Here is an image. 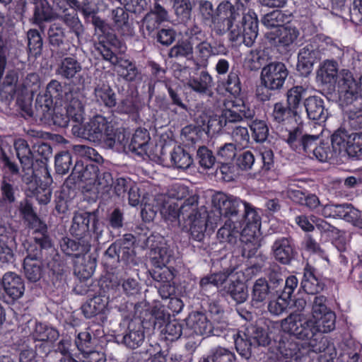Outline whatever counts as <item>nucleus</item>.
I'll return each mask as SVG.
<instances>
[{
	"mask_svg": "<svg viewBox=\"0 0 362 362\" xmlns=\"http://www.w3.org/2000/svg\"><path fill=\"white\" fill-rule=\"evenodd\" d=\"M337 91L341 104H351L357 99L359 91L362 92V76L357 83L349 70H341L339 80L337 81Z\"/></svg>",
	"mask_w": 362,
	"mask_h": 362,
	"instance_id": "nucleus-9",
	"label": "nucleus"
},
{
	"mask_svg": "<svg viewBox=\"0 0 362 362\" xmlns=\"http://www.w3.org/2000/svg\"><path fill=\"white\" fill-rule=\"evenodd\" d=\"M288 74V71L284 64L272 62L262 68L260 74L261 83L269 90H279L283 87Z\"/></svg>",
	"mask_w": 362,
	"mask_h": 362,
	"instance_id": "nucleus-11",
	"label": "nucleus"
},
{
	"mask_svg": "<svg viewBox=\"0 0 362 362\" xmlns=\"http://www.w3.org/2000/svg\"><path fill=\"white\" fill-rule=\"evenodd\" d=\"M169 315H165L163 311L155 313V325H158L160 333L168 341H174L180 338L182 334L181 324L176 320H170L166 322Z\"/></svg>",
	"mask_w": 362,
	"mask_h": 362,
	"instance_id": "nucleus-18",
	"label": "nucleus"
},
{
	"mask_svg": "<svg viewBox=\"0 0 362 362\" xmlns=\"http://www.w3.org/2000/svg\"><path fill=\"white\" fill-rule=\"evenodd\" d=\"M71 165V156L67 151L62 152L55 157V168L57 173H67Z\"/></svg>",
	"mask_w": 362,
	"mask_h": 362,
	"instance_id": "nucleus-57",
	"label": "nucleus"
},
{
	"mask_svg": "<svg viewBox=\"0 0 362 362\" xmlns=\"http://www.w3.org/2000/svg\"><path fill=\"white\" fill-rule=\"evenodd\" d=\"M275 292L278 297L276 300L269 302L268 309L272 314L279 315L287 309L290 305L291 298H286L277 290Z\"/></svg>",
	"mask_w": 362,
	"mask_h": 362,
	"instance_id": "nucleus-44",
	"label": "nucleus"
},
{
	"mask_svg": "<svg viewBox=\"0 0 362 362\" xmlns=\"http://www.w3.org/2000/svg\"><path fill=\"white\" fill-rule=\"evenodd\" d=\"M0 164L3 170V176L8 175L11 178H14L15 175L20 174L18 165L12 161L4 152L0 156Z\"/></svg>",
	"mask_w": 362,
	"mask_h": 362,
	"instance_id": "nucleus-56",
	"label": "nucleus"
},
{
	"mask_svg": "<svg viewBox=\"0 0 362 362\" xmlns=\"http://www.w3.org/2000/svg\"><path fill=\"white\" fill-rule=\"evenodd\" d=\"M144 338L143 326L140 323L136 325L134 322H130L127 332L122 337V343L127 347L135 349L141 346Z\"/></svg>",
	"mask_w": 362,
	"mask_h": 362,
	"instance_id": "nucleus-25",
	"label": "nucleus"
},
{
	"mask_svg": "<svg viewBox=\"0 0 362 362\" xmlns=\"http://www.w3.org/2000/svg\"><path fill=\"white\" fill-rule=\"evenodd\" d=\"M95 260L90 256L78 259L74 267L75 274L81 280L88 279L95 272Z\"/></svg>",
	"mask_w": 362,
	"mask_h": 362,
	"instance_id": "nucleus-34",
	"label": "nucleus"
},
{
	"mask_svg": "<svg viewBox=\"0 0 362 362\" xmlns=\"http://www.w3.org/2000/svg\"><path fill=\"white\" fill-rule=\"evenodd\" d=\"M95 101L99 105L112 107L116 105V95L108 83H100L94 90Z\"/></svg>",
	"mask_w": 362,
	"mask_h": 362,
	"instance_id": "nucleus-30",
	"label": "nucleus"
},
{
	"mask_svg": "<svg viewBox=\"0 0 362 362\" xmlns=\"http://www.w3.org/2000/svg\"><path fill=\"white\" fill-rule=\"evenodd\" d=\"M241 206L243 204L229 205L228 216H226L228 219L217 233V237L221 242L228 243L231 245L238 243L239 230L241 228L238 212Z\"/></svg>",
	"mask_w": 362,
	"mask_h": 362,
	"instance_id": "nucleus-10",
	"label": "nucleus"
},
{
	"mask_svg": "<svg viewBox=\"0 0 362 362\" xmlns=\"http://www.w3.org/2000/svg\"><path fill=\"white\" fill-rule=\"evenodd\" d=\"M115 65L116 72L124 80L133 81L138 76L139 72L136 66L129 60L119 58V59H117Z\"/></svg>",
	"mask_w": 362,
	"mask_h": 362,
	"instance_id": "nucleus-38",
	"label": "nucleus"
},
{
	"mask_svg": "<svg viewBox=\"0 0 362 362\" xmlns=\"http://www.w3.org/2000/svg\"><path fill=\"white\" fill-rule=\"evenodd\" d=\"M33 336L38 341H52L57 337L58 333L54 329L42 323H36Z\"/></svg>",
	"mask_w": 362,
	"mask_h": 362,
	"instance_id": "nucleus-47",
	"label": "nucleus"
},
{
	"mask_svg": "<svg viewBox=\"0 0 362 362\" xmlns=\"http://www.w3.org/2000/svg\"><path fill=\"white\" fill-rule=\"evenodd\" d=\"M93 216L88 212H76L70 228L71 233L78 240L86 237L89 232V223Z\"/></svg>",
	"mask_w": 362,
	"mask_h": 362,
	"instance_id": "nucleus-22",
	"label": "nucleus"
},
{
	"mask_svg": "<svg viewBox=\"0 0 362 362\" xmlns=\"http://www.w3.org/2000/svg\"><path fill=\"white\" fill-rule=\"evenodd\" d=\"M341 208L339 218L358 226V222L361 220V212L350 204H341Z\"/></svg>",
	"mask_w": 362,
	"mask_h": 362,
	"instance_id": "nucleus-49",
	"label": "nucleus"
},
{
	"mask_svg": "<svg viewBox=\"0 0 362 362\" xmlns=\"http://www.w3.org/2000/svg\"><path fill=\"white\" fill-rule=\"evenodd\" d=\"M234 354L227 349L218 346L203 355L199 362H233Z\"/></svg>",
	"mask_w": 362,
	"mask_h": 362,
	"instance_id": "nucleus-33",
	"label": "nucleus"
},
{
	"mask_svg": "<svg viewBox=\"0 0 362 362\" xmlns=\"http://www.w3.org/2000/svg\"><path fill=\"white\" fill-rule=\"evenodd\" d=\"M149 140L150 136L147 130L138 129L133 134L129 148L138 155L146 154Z\"/></svg>",
	"mask_w": 362,
	"mask_h": 362,
	"instance_id": "nucleus-32",
	"label": "nucleus"
},
{
	"mask_svg": "<svg viewBox=\"0 0 362 362\" xmlns=\"http://www.w3.org/2000/svg\"><path fill=\"white\" fill-rule=\"evenodd\" d=\"M153 279L158 282H171L174 278L173 271L164 266H154L151 272Z\"/></svg>",
	"mask_w": 362,
	"mask_h": 362,
	"instance_id": "nucleus-55",
	"label": "nucleus"
},
{
	"mask_svg": "<svg viewBox=\"0 0 362 362\" xmlns=\"http://www.w3.org/2000/svg\"><path fill=\"white\" fill-rule=\"evenodd\" d=\"M183 78L182 81L189 88L198 93H205L212 83L211 76L206 71H202L199 77H191V69L184 68L181 71Z\"/></svg>",
	"mask_w": 362,
	"mask_h": 362,
	"instance_id": "nucleus-20",
	"label": "nucleus"
},
{
	"mask_svg": "<svg viewBox=\"0 0 362 362\" xmlns=\"http://www.w3.org/2000/svg\"><path fill=\"white\" fill-rule=\"evenodd\" d=\"M191 42L194 44V57L202 65L207 64L210 57L218 54L216 48L207 42L206 34L196 25L191 28Z\"/></svg>",
	"mask_w": 362,
	"mask_h": 362,
	"instance_id": "nucleus-14",
	"label": "nucleus"
},
{
	"mask_svg": "<svg viewBox=\"0 0 362 362\" xmlns=\"http://www.w3.org/2000/svg\"><path fill=\"white\" fill-rule=\"evenodd\" d=\"M168 21V14L166 10L158 4H156L153 8L144 18L141 23V29L145 34L151 35L159 25Z\"/></svg>",
	"mask_w": 362,
	"mask_h": 362,
	"instance_id": "nucleus-19",
	"label": "nucleus"
},
{
	"mask_svg": "<svg viewBox=\"0 0 362 362\" xmlns=\"http://www.w3.org/2000/svg\"><path fill=\"white\" fill-rule=\"evenodd\" d=\"M243 203L244 202L238 197L221 192H216L212 197L214 207L224 216H228L230 204H243Z\"/></svg>",
	"mask_w": 362,
	"mask_h": 362,
	"instance_id": "nucleus-28",
	"label": "nucleus"
},
{
	"mask_svg": "<svg viewBox=\"0 0 362 362\" xmlns=\"http://www.w3.org/2000/svg\"><path fill=\"white\" fill-rule=\"evenodd\" d=\"M338 64L334 60H325L320 64L317 72V78L322 83L332 85L339 80Z\"/></svg>",
	"mask_w": 362,
	"mask_h": 362,
	"instance_id": "nucleus-23",
	"label": "nucleus"
},
{
	"mask_svg": "<svg viewBox=\"0 0 362 362\" xmlns=\"http://www.w3.org/2000/svg\"><path fill=\"white\" fill-rule=\"evenodd\" d=\"M189 195L188 188L180 183H175L172 185L168 189L166 194H161L156 198V202L160 211V208L163 207L166 202L173 200L175 202H178L183 199H187Z\"/></svg>",
	"mask_w": 362,
	"mask_h": 362,
	"instance_id": "nucleus-24",
	"label": "nucleus"
},
{
	"mask_svg": "<svg viewBox=\"0 0 362 362\" xmlns=\"http://www.w3.org/2000/svg\"><path fill=\"white\" fill-rule=\"evenodd\" d=\"M245 337H248L253 342V346H265L269 343L267 334L262 329L257 328L255 326H250L246 329L244 332Z\"/></svg>",
	"mask_w": 362,
	"mask_h": 362,
	"instance_id": "nucleus-45",
	"label": "nucleus"
},
{
	"mask_svg": "<svg viewBox=\"0 0 362 362\" xmlns=\"http://www.w3.org/2000/svg\"><path fill=\"white\" fill-rule=\"evenodd\" d=\"M299 35L297 28L286 25L267 32L265 36L272 44L287 49L296 42Z\"/></svg>",
	"mask_w": 362,
	"mask_h": 362,
	"instance_id": "nucleus-15",
	"label": "nucleus"
},
{
	"mask_svg": "<svg viewBox=\"0 0 362 362\" xmlns=\"http://www.w3.org/2000/svg\"><path fill=\"white\" fill-rule=\"evenodd\" d=\"M301 286L308 294H315L323 290L324 286L313 274L311 267H306L304 269Z\"/></svg>",
	"mask_w": 362,
	"mask_h": 362,
	"instance_id": "nucleus-37",
	"label": "nucleus"
},
{
	"mask_svg": "<svg viewBox=\"0 0 362 362\" xmlns=\"http://www.w3.org/2000/svg\"><path fill=\"white\" fill-rule=\"evenodd\" d=\"M337 48L329 37L317 36L313 41L302 47L298 54L297 68L303 74L312 70L315 62L321 59L326 52H332Z\"/></svg>",
	"mask_w": 362,
	"mask_h": 362,
	"instance_id": "nucleus-7",
	"label": "nucleus"
},
{
	"mask_svg": "<svg viewBox=\"0 0 362 362\" xmlns=\"http://www.w3.org/2000/svg\"><path fill=\"white\" fill-rule=\"evenodd\" d=\"M170 254L166 247L155 249L152 253L151 262L153 266H164L168 263Z\"/></svg>",
	"mask_w": 362,
	"mask_h": 362,
	"instance_id": "nucleus-62",
	"label": "nucleus"
},
{
	"mask_svg": "<svg viewBox=\"0 0 362 362\" xmlns=\"http://www.w3.org/2000/svg\"><path fill=\"white\" fill-rule=\"evenodd\" d=\"M14 178H11L8 175L2 176L0 184L1 202L11 204L16 201V194L18 187L14 185Z\"/></svg>",
	"mask_w": 362,
	"mask_h": 362,
	"instance_id": "nucleus-36",
	"label": "nucleus"
},
{
	"mask_svg": "<svg viewBox=\"0 0 362 362\" xmlns=\"http://www.w3.org/2000/svg\"><path fill=\"white\" fill-rule=\"evenodd\" d=\"M346 122L353 129L362 127V108H353L346 112Z\"/></svg>",
	"mask_w": 362,
	"mask_h": 362,
	"instance_id": "nucleus-64",
	"label": "nucleus"
},
{
	"mask_svg": "<svg viewBox=\"0 0 362 362\" xmlns=\"http://www.w3.org/2000/svg\"><path fill=\"white\" fill-rule=\"evenodd\" d=\"M305 135L303 134L302 130L297 127L288 133L287 137L284 138L286 142L290 148L298 153H301V146Z\"/></svg>",
	"mask_w": 362,
	"mask_h": 362,
	"instance_id": "nucleus-48",
	"label": "nucleus"
},
{
	"mask_svg": "<svg viewBox=\"0 0 362 362\" xmlns=\"http://www.w3.org/2000/svg\"><path fill=\"white\" fill-rule=\"evenodd\" d=\"M186 34L188 36L187 40L179 42L170 49V56L171 57H187L194 54V44L191 42V29Z\"/></svg>",
	"mask_w": 362,
	"mask_h": 362,
	"instance_id": "nucleus-40",
	"label": "nucleus"
},
{
	"mask_svg": "<svg viewBox=\"0 0 362 362\" xmlns=\"http://www.w3.org/2000/svg\"><path fill=\"white\" fill-rule=\"evenodd\" d=\"M212 329V324L206 316L202 313L195 312L189 314L187 318L184 334L187 337L209 336Z\"/></svg>",
	"mask_w": 362,
	"mask_h": 362,
	"instance_id": "nucleus-16",
	"label": "nucleus"
},
{
	"mask_svg": "<svg viewBox=\"0 0 362 362\" xmlns=\"http://www.w3.org/2000/svg\"><path fill=\"white\" fill-rule=\"evenodd\" d=\"M23 266L25 276L29 281L36 282L41 278V267L35 259L30 256H27L24 259Z\"/></svg>",
	"mask_w": 362,
	"mask_h": 362,
	"instance_id": "nucleus-41",
	"label": "nucleus"
},
{
	"mask_svg": "<svg viewBox=\"0 0 362 362\" xmlns=\"http://www.w3.org/2000/svg\"><path fill=\"white\" fill-rule=\"evenodd\" d=\"M2 285L6 293L13 300L21 298L24 293V282L16 273H6L2 278Z\"/></svg>",
	"mask_w": 362,
	"mask_h": 362,
	"instance_id": "nucleus-21",
	"label": "nucleus"
},
{
	"mask_svg": "<svg viewBox=\"0 0 362 362\" xmlns=\"http://www.w3.org/2000/svg\"><path fill=\"white\" fill-rule=\"evenodd\" d=\"M272 250L274 259L282 264H288L293 257V247L288 238H281L275 240Z\"/></svg>",
	"mask_w": 362,
	"mask_h": 362,
	"instance_id": "nucleus-26",
	"label": "nucleus"
},
{
	"mask_svg": "<svg viewBox=\"0 0 362 362\" xmlns=\"http://www.w3.org/2000/svg\"><path fill=\"white\" fill-rule=\"evenodd\" d=\"M236 155L235 146L232 143L225 144L217 152V156L221 163L231 162Z\"/></svg>",
	"mask_w": 362,
	"mask_h": 362,
	"instance_id": "nucleus-61",
	"label": "nucleus"
},
{
	"mask_svg": "<svg viewBox=\"0 0 362 362\" xmlns=\"http://www.w3.org/2000/svg\"><path fill=\"white\" fill-rule=\"evenodd\" d=\"M351 134L339 129L332 136V147L334 156L346 157Z\"/></svg>",
	"mask_w": 362,
	"mask_h": 362,
	"instance_id": "nucleus-27",
	"label": "nucleus"
},
{
	"mask_svg": "<svg viewBox=\"0 0 362 362\" xmlns=\"http://www.w3.org/2000/svg\"><path fill=\"white\" fill-rule=\"evenodd\" d=\"M14 147L22 168V180L26 184L36 182L37 175L33 169V156L27 142L24 139H17L14 142Z\"/></svg>",
	"mask_w": 362,
	"mask_h": 362,
	"instance_id": "nucleus-13",
	"label": "nucleus"
},
{
	"mask_svg": "<svg viewBox=\"0 0 362 362\" xmlns=\"http://www.w3.org/2000/svg\"><path fill=\"white\" fill-rule=\"evenodd\" d=\"M336 316L334 313L329 312L317 317H308L306 323L312 332L310 342V347L313 352L318 353L322 351L320 346H317L319 340L318 334L328 333L335 328Z\"/></svg>",
	"mask_w": 362,
	"mask_h": 362,
	"instance_id": "nucleus-8",
	"label": "nucleus"
},
{
	"mask_svg": "<svg viewBox=\"0 0 362 362\" xmlns=\"http://www.w3.org/2000/svg\"><path fill=\"white\" fill-rule=\"evenodd\" d=\"M226 90L234 97H238L241 92L239 76L235 71H230L224 83Z\"/></svg>",
	"mask_w": 362,
	"mask_h": 362,
	"instance_id": "nucleus-51",
	"label": "nucleus"
},
{
	"mask_svg": "<svg viewBox=\"0 0 362 362\" xmlns=\"http://www.w3.org/2000/svg\"><path fill=\"white\" fill-rule=\"evenodd\" d=\"M304 105L310 119L325 121L327 114L325 110L323 100L318 96H311L305 99Z\"/></svg>",
	"mask_w": 362,
	"mask_h": 362,
	"instance_id": "nucleus-29",
	"label": "nucleus"
},
{
	"mask_svg": "<svg viewBox=\"0 0 362 362\" xmlns=\"http://www.w3.org/2000/svg\"><path fill=\"white\" fill-rule=\"evenodd\" d=\"M234 8L229 1L221 2L216 11L209 1H200L199 3V14L204 23L209 25L218 35L229 30L231 41L243 42L246 46L250 47L257 37L256 16L253 13L244 16L245 28L242 31L239 25L235 24L239 18V13Z\"/></svg>",
	"mask_w": 362,
	"mask_h": 362,
	"instance_id": "nucleus-1",
	"label": "nucleus"
},
{
	"mask_svg": "<svg viewBox=\"0 0 362 362\" xmlns=\"http://www.w3.org/2000/svg\"><path fill=\"white\" fill-rule=\"evenodd\" d=\"M209 285L217 287L223 295H229L237 303H242L247 298L245 284L233 272L214 273L201 279L202 289L206 290Z\"/></svg>",
	"mask_w": 362,
	"mask_h": 362,
	"instance_id": "nucleus-6",
	"label": "nucleus"
},
{
	"mask_svg": "<svg viewBox=\"0 0 362 362\" xmlns=\"http://www.w3.org/2000/svg\"><path fill=\"white\" fill-rule=\"evenodd\" d=\"M254 139L257 142L264 141L269 134V129L264 121L255 120L250 125Z\"/></svg>",
	"mask_w": 362,
	"mask_h": 362,
	"instance_id": "nucleus-54",
	"label": "nucleus"
},
{
	"mask_svg": "<svg viewBox=\"0 0 362 362\" xmlns=\"http://www.w3.org/2000/svg\"><path fill=\"white\" fill-rule=\"evenodd\" d=\"M170 161L174 167L182 170L188 168L193 163L190 155L180 146L174 148L170 153Z\"/></svg>",
	"mask_w": 362,
	"mask_h": 362,
	"instance_id": "nucleus-39",
	"label": "nucleus"
},
{
	"mask_svg": "<svg viewBox=\"0 0 362 362\" xmlns=\"http://www.w3.org/2000/svg\"><path fill=\"white\" fill-rule=\"evenodd\" d=\"M107 305V299L103 296H95L88 300L83 306L82 310L87 318H90L103 313Z\"/></svg>",
	"mask_w": 362,
	"mask_h": 362,
	"instance_id": "nucleus-35",
	"label": "nucleus"
},
{
	"mask_svg": "<svg viewBox=\"0 0 362 362\" xmlns=\"http://www.w3.org/2000/svg\"><path fill=\"white\" fill-rule=\"evenodd\" d=\"M270 286L265 279H257L252 289V300L253 303H262L264 301L269 295L276 291L279 286L283 284L284 281L281 276L274 274L270 276Z\"/></svg>",
	"mask_w": 362,
	"mask_h": 362,
	"instance_id": "nucleus-17",
	"label": "nucleus"
},
{
	"mask_svg": "<svg viewBox=\"0 0 362 362\" xmlns=\"http://www.w3.org/2000/svg\"><path fill=\"white\" fill-rule=\"evenodd\" d=\"M255 115V111L241 97L224 100L220 115H216L208 121V129L212 132H218L228 122H238L243 119H250Z\"/></svg>",
	"mask_w": 362,
	"mask_h": 362,
	"instance_id": "nucleus-5",
	"label": "nucleus"
},
{
	"mask_svg": "<svg viewBox=\"0 0 362 362\" xmlns=\"http://www.w3.org/2000/svg\"><path fill=\"white\" fill-rule=\"evenodd\" d=\"M346 157L362 158V133H352Z\"/></svg>",
	"mask_w": 362,
	"mask_h": 362,
	"instance_id": "nucleus-46",
	"label": "nucleus"
},
{
	"mask_svg": "<svg viewBox=\"0 0 362 362\" xmlns=\"http://www.w3.org/2000/svg\"><path fill=\"white\" fill-rule=\"evenodd\" d=\"M81 65L73 57H67L64 58L56 70L57 74L62 78L70 79L76 76V74L81 71Z\"/></svg>",
	"mask_w": 362,
	"mask_h": 362,
	"instance_id": "nucleus-31",
	"label": "nucleus"
},
{
	"mask_svg": "<svg viewBox=\"0 0 362 362\" xmlns=\"http://www.w3.org/2000/svg\"><path fill=\"white\" fill-rule=\"evenodd\" d=\"M305 93V89L302 86H295L288 91L287 101L291 109L296 110L298 108Z\"/></svg>",
	"mask_w": 362,
	"mask_h": 362,
	"instance_id": "nucleus-58",
	"label": "nucleus"
},
{
	"mask_svg": "<svg viewBox=\"0 0 362 362\" xmlns=\"http://www.w3.org/2000/svg\"><path fill=\"white\" fill-rule=\"evenodd\" d=\"M64 94V87L60 82L57 80H52L47 86L45 96L51 100H61Z\"/></svg>",
	"mask_w": 362,
	"mask_h": 362,
	"instance_id": "nucleus-60",
	"label": "nucleus"
},
{
	"mask_svg": "<svg viewBox=\"0 0 362 362\" xmlns=\"http://www.w3.org/2000/svg\"><path fill=\"white\" fill-rule=\"evenodd\" d=\"M197 158L200 165L205 169L212 168L216 160L212 151L205 146L199 148L197 151Z\"/></svg>",
	"mask_w": 362,
	"mask_h": 362,
	"instance_id": "nucleus-59",
	"label": "nucleus"
},
{
	"mask_svg": "<svg viewBox=\"0 0 362 362\" xmlns=\"http://www.w3.org/2000/svg\"><path fill=\"white\" fill-rule=\"evenodd\" d=\"M243 207L244 213L239 216L241 228L239 230L238 240L243 245V255L250 257L260 246L257 233L260 226L261 218L257 210L250 204L244 202Z\"/></svg>",
	"mask_w": 362,
	"mask_h": 362,
	"instance_id": "nucleus-4",
	"label": "nucleus"
},
{
	"mask_svg": "<svg viewBox=\"0 0 362 362\" xmlns=\"http://www.w3.org/2000/svg\"><path fill=\"white\" fill-rule=\"evenodd\" d=\"M308 317L303 314L293 313L281 322V328L284 332L305 341L309 346L312 332L306 323Z\"/></svg>",
	"mask_w": 362,
	"mask_h": 362,
	"instance_id": "nucleus-12",
	"label": "nucleus"
},
{
	"mask_svg": "<svg viewBox=\"0 0 362 362\" xmlns=\"http://www.w3.org/2000/svg\"><path fill=\"white\" fill-rule=\"evenodd\" d=\"M160 214L167 222L183 223L194 240H202L206 229V216L199 211L197 196H189L182 203L173 200L166 202L160 208Z\"/></svg>",
	"mask_w": 362,
	"mask_h": 362,
	"instance_id": "nucleus-2",
	"label": "nucleus"
},
{
	"mask_svg": "<svg viewBox=\"0 0 362 362\" xmlns=\"http://www.w3.org/2000/svg\"><path fill=\"white\" fill-rule=\"evenodd\" d=\"M60 247L66 255H71L74 252H83L88 251L90 247V243L88 240H83V245H81L80 243H77L69 238H64L60 242Z\"/></svg>",
	"mask_w": 362,
	"mask_h": 362,
	"instance_id": "nucleus-42",
	"label": "nucleus"
},
{
	"mask_svg": "<svg viewBox=\"0 0 362 362\" xmlns=\"http://www.w3.org/2000/svg\"><path fill=\"white\" fill-rule=\"evenodd\" d=\"M72 132L75 136L110 148L117 144H122L124 140V136L112 121L100 115L83 125H73Z\"/></svg>",
	"mask_w": 362,
	"mask_h": 362,
	"instance_id": "nucleus-3",
	"label": "nucleus"
},
{
	"mask_svg": "<svg viewBox=\"0 0 362 362\" xmlns=\"http://www.w3.org/2000/svg\"><path fill=\"white\" fill-rule=\"evenodd\" d=\"M286 18V16L281 11L275 10L264 15L262 19V23L267 28L275 30L279 27L284 26L283 24Z\"/></svg>",
	"mask_w": 362,
	"mask_h": 362,
	"instance_id": "nucleus-43",
	"label": "nucleus"
},
{
	"mask_svg": "<svg viewBox=\"0 0 362 362\" xmlns=\"http://www.w3.org/2000/svg\"><path fill=\"white\" fill-rule=\"evenodd\" d=\"M74 153L85 159L91 160L97 163L102 161L103 158L93 148L84 145H75L73 147Z\"/></svg>",
	"mask_w": 362,
	"mask_h": 362,
	"instance_id": "nucleus-52",
	"label": "nucleus"
},
{
	"mask_svg": "<svg viewBox=\"0 0 362 362\" xmlns=\"http://www.w3.org/2000/svg\"><path fill=\"white\" fill-rule=\"evenodd\" d=\"M66 111L70 120L76 122V124H81L80 122L83 119V107L79 100H71Z\"/></svg>",
	"mask_w": 362,
	"mask_h": 362,
	"instance_id": "nucleus-50",
	"label": "nucleus"
},
{
	"mask_svg": "<svg viewBox=\"0 0 362 362\" xmlns=\"http://www.w3.org/2000/svg\"><path fill=\"white\" fill-rule=\"evenodd\" d=\"M76 11L74 10L73 13L65 14L63 21L72 32L79 36L83 33V25L78 18Z\"/></svg>",
	"mask_w": 362,
	"mask_h": 362,
	"instance_id": "nucleus-63",
	"label": "nucleus"
},
{
	"mask_svg": "<svg viewBox=\"0 0 362 362\" xmlns=\"http://www.w3.org/2000/svg\"><path fill=\"white\" fill-rule=\"evenodd\" d=\"M235 348L238 354L245 358H249L251 356V348L253 342L248 337L238 336L235 338Z\"/></svg>",
	"mask_w": 362,
	"mask_h": 362,
	"instance_id": "nucleus-53",
	"label": "nucleus"
}]
</instances>
